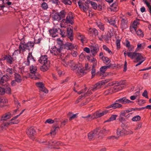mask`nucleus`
<instances>
[{
  "label": "nucleus",
  "mask_w": 151,
  "mask_h": 151,
  "mask_svg": "<svg viewBox=\"0 0 151 151\" xmlns=\"http://www.w3.org/2000/svg\"><path fill=\"white\" fill-rule=\"evenodd\" d=\"M52 18L54 20L59 21L61 20L58 14V12L55 13L54 14L52 15Z\"/></svg>",
  "instance_id": "30"
},
{
  "label": "nucleus",
  "mask_w": 151,
  "mask_h": 151,
  "mask_svg": "<svg viewBox=\"0 0 151 151\" xmlns=\"http://www.w3.org/2000/svg\"><path fill=\"white\" fill-rule=\"evenodd\" d=\"M12 116L10 112L6 113L4 114L2 116V120L3 121H6L8 119H10Z\"/></svg>",
  "instance_id": "22"
},
{
  "label": "nucleus",
  "mask_w": 151,
  "mask_h": 151,
  "mask_svg": "<svg viewBox=\"0 0 151 151\" xmlns=\"http://www.w3.org/2000/svg\"><path fill=\"white\" fill-rule=\"evenodd\" d=\"M71 54L74 57H76L78 55V53L76 51H73L71 52Z\"/></svg>",
  "instance_id": "59"
},
{
  "label": "nucleus",
  "mask_w": 151,
  "mask_h": 151,
  "mask_svg": "<svg viewBox=\"0 0 151 151\" xmlns=\"http://www.w3.org/2000/svg\"><path fill=\"white\" fill-rule=\"evenodd\" d=\"M71 64L70 65V66L72 69L78 75H82L86 73L82 64L80 63L75 64L73 61H71Z\"/></svg>",
  "instance_id": "1"
},
{
  "label": "nucleus",
  "mask_w": 151,
  "mask_h": 151,
  "mask_svg": "<svg viewBox=\"0 0 151 151\" xmlns=\"http://www.w3.org/2000/svg\"><path fill=\"white\" fill-rule=\"evenodd\" d=\"M141 117L139 115H136L133 117L132 119L133 122H138L141 120Z\"/></svg>",
  "instance_id": "40"
},
{
  "label": "nucleus",
  "mask_w": 151,
  "mask_h": 151,
  "mask_svg": "<svg viewBox=\"0 0 151 151\" xmlns=\"http://www.w3.org/2000/svg\"><path fill=\"white\" fill-rule=\"evenodd\" d=\"M91 62L93 63V66H96V63L97 62L96 60V59L93 58L92 59L90 60Z\"/></svg>",
  "instance_id": "62"
},
{
  "label": "nucleus",
  "mask_w": 151,
  "mask_h": 151,
  "mask_svg": "<svg viewBox=\"0 0 151 151\" xmlns=\"http://www.w3.org/2000/svg\"><path fill=\"white\" fill-rule=\"evenodd\" d=\"M137 28L136 27L132 25L130 26V31L132 33H134L136 32Z\"/></svg>",
  "instance_id": "45"
},
{
  "label": "nucleus",
  "mask_w": 151,
  "mask_h": 151,
  "mask_svg": "<svg viewBox=\"0 0 151 151\" xmlns=\"http://www.w3.org/2000/svg\"><path fill=\"white\" fill-rule=\"evenodd\" d=\"M117 102H119L120 103L123 104H129L132 102L127 99L126 97H124L118 99Z\"/></svg>",
  "instance_id": "18"
},
{
  "label": "nucleus",
  "mask_w": 151,
  "mask_h": 151,
  "mask_svg": "<svg viewBox=\"0 0 151 151\" xmlns=\"http://www.w3.org/2000/svg\"><path fill=\"white\" fill-rule=\"evenodd\" d=\"M36 131L33 127L29 128L26 132L27 135L32 139H34V136L36 134Z\"/></svg>",
  "instance_id": "8"
},
{
  "label": "nucleus",
  "mask_w": 151,
  "mask_h": 151,
  "mask_svg": "<svg viewBox=\"0 0 151 151\" xmlns=\"http://www.w3.org/2000/svg\"><path fill=\"white\" fill-rule=\"evenodd\" d=\"M40 143L43 145H48L50 147L53 146L59 145H60L59 142L53 140H51L47 142L45 141L41 142Z\"/></svg>",
  "instance_id": "10"
},
{
  "label": "nucleus",
  "mask_w": 151,
  "mask_h": 151,
  "mask_svg": "<svg viewBox=\"0 0 151 151\" xmlns=\"http://www.w3.org/2000/svg\"><path fill=\"white\" fill-rule=\"evenodd\" d=\"M58 128V127H55L50 132V134L52 136H54L56 133V129Z\"/></svg>",
  "instance_id": "50"
},
{
  "label": "nucleus",
  "mask_w": 151,
  "mask_h": 151,
  "mask_svg": "<svg viewBox=\"0 0 151 151\" xmlns=\"http://www.w3.org/2000/svg\"><path fill=\"white\" fill-rule=\"evenodd\" d=\"M97 25L99 28L101 30L103 31L104 29V24L101 22H97Z\"/></svg>",
  "instance_id": "41"
},
{
  "label": "nucleus",
  "mask_w": 151,
  "mask_h": 151,
  "mask_svg": "<svg viewBox=\"0 0 151 151\" xmlns=\"http://www.w3.org/2000/svg\"><path fill=\"white\" fill-rule=\"evenodd\" d=\"M105 129L99 131L97 129H95L89 132L88 135V138L89 140H91L97 136L99 137L102 136L103 134L106 131Z\"/></svg>",
  "instance_id": "4"
},
{
  "label": "nucleus",
  "mask_w": 151,
  "mask_h": 151,
  "mask_svg": "<svg viewBox=\"0 0 151 151\" xmlns=\"http://www.w3.org/2000/svg\"><path fill=\"white\" fill-rule=\"evenodd\" d=\"M37 70V68L36 66L31 65L30 67V73H35Z\"/></svg>",
  "instance_id": "35"
},
{
  "label": "nucleus",
  "mask_w": 151,
  "mask_h": 151,
  "mask_svg": "<svg viewBox=\"0 0 151 151\" xmlns=\"http://www.w3.org/2000/svg\"><path fill=\"white\" fill-rule=\"evenodd\" d=\"M140 21L141 20L140 19H136L133 22L132 25L136 27L137 28V25L139 24L140 22Z\"/></svg>",
  "instance_id": "42"
},
{
  "label": "nucleus",
  "mask_w": 151,
  "mask_h": 151,
  "mask_svg": "<svg viewBox=\"0 0 151 151\" xmlns=\"http://www.w3.org/2000/svg\"><path fill=\"white\" fill-rule=\"evenodd\" d=\"M5 59L6 60L8 63L10 64H12V58L9 55H6L5 58Z\"/></svg>",
  "instance_id": "32"
},
{
  "label": "nucleus",
  "mask_w": 151,
  "mask_h": 151,
  "mask_svg": "<svg viewBox=\"0 0 151 151\" xmlns=\"http://www.w3.org/2000/svg\"><path fill=\"white\" fill-rule=\"evenodd\" d=\"M63 22H64L65 24H73L74 23V17L71 13H69L65 19L63 20Z\"/></svg>",
  "instance_id": "7"
},
{
  "label": "nucleus",
  "mask_w": 151,
  "mask_h": 151,
  "mask_svg": "<svg viewBox=\"0 0 151 151\" xmlns=\"http://www.w3.org/2000/svg\"><path fill=\"white\" fill-rule=\"evenodd\" d=\"M77 37L78 39L80 40L81 42L83 43L86 41V38L85 36L80 33H77Z\"/></svg>",
  "instance_id": "21"
},
{
  "label": "nucleus",
  "mask_w": 151,
  "mask_h": 151,
  "mask_svg": "<svg viewBox=\"0 0 151 151\" xmlns=\"http://www.w3.org/2000/svg\"><path fill=\"white\" fill-rule=\"evenodd\" d=\"M49 31L50 35L52 37H55L58 35V30L56 28H54L50 30Z\"/></svg>",
  "instance_id": "24"
},
{
  "label": "nucleus",
  "mask_w": 151,
  "mask_h": 151,
  "mask_svg": "<svg viewBox=\"0 0 151 151\" xmlns=\"http://www.w3.org/2000/svg\"><path fill=\"white\" fill-rule=\"evenodd\" d=\"M102 58V60L105 63H107V65L109 64L111 62V61L110 59L107 57L103 56Z\"/></svg>",
  "instance_id": "39"
},
{
  "label": "nucleus",
  "mask_w": 151,
  "mask_h": 151,
  "mask_svg": "<svg viewBox=\"0 0 151 151\" xmlns=\"http://www.w3.org/2000/svg\"><path fill=\"white\" fill-rule=\"evenodd\" d=\"M125 134H132L133 133V132L130 130H125Z\"/></svg>",
  "instance_id": "60"
},
{
  "label": "nucleus",
  "mask_w": 151,
  "mask_h": 151,
  "mask_svg": "<svg viewBox=\"0 0 151 151\" xmlns=\"http://www.w3.org/2000/svg\"><path fill=\"white\" fill-rule=\"evenodd\" d=\"M39 61L41 64L50 63L49 61L48 60L47 56L46 55L41 56L39 60Z\"/></svg>",
  "instance_id": "17"
},
{
  "label": "nucleus",
  "mask_w": 151,
  "mask_h": 151,
  "mask_svg": "<svg viewBox=\"0 0 151 151\" xmlns=\"http://www.w3.org/2000/svg\"><path fill=\"white\" fill-rule=\"evenodd\" d=\"M62 49L61 47L57 48L56 47L54 46L51 48L50 50V52L53 55H59L61 52Z\"/></svg>",
  "instance_id": "9"
},
{
  "label": "nucleus",
  "mask_w": 151,
  "mask_h": 151,
  "mask_svg": "<svg viewBox=\"0 0 151 151\" xmlns=\"http://www.w3.org/2000/svg\"><path fill=\"white\" fill-rule=\"evenodd\" d=\"M9 80V77L7 75H4L0 78V84H2Z\"/></svg>",
  "instance_id": "23"
},
{
  "label": "nucleus",
  "mask_w": 151,
  "mask_h": 151,
  "mask_svg": "<svg viewBox=\"0 0 151 151\" xmlns=\"http://www.w3.org/2000/svg\"><path fill=\"white\" fill-rule=\"evenodd\" d=\"M50 63L42 64V65L40 67L41 70L43 71H45L47 70L49 67Z\"/></svg>",
  "instance_id": "26"
},
{
  "label": "nucleus",
  "mask_w": 151,
  "mask_h": 151,
  "mask_svg": "<svg viewBox=\"0 0 151 151\" xmlns=\"http://www.w3.org/2000/svg\"><path fill=\"white\" fill-rule=\"evenodd\" d=\"M67 32L68 37L70 39V41H72L73 40V32L72 27H68L67 28Z\"/></svg>",
  "instance_id": "11"
},
{
  "label": "nucleus",
  "mask_w": 151,
  "mask_h": 151,
  "mask_svg": "<svg viewBox=\"0 0 151 151\" xmlns=\"http://www.w3.org/2000/svg\"><path fill=\"white\" fill-rule=\"evenodd\" d=\"M110 9L111 11L114 12H116L119 9V8L117 4L116 3H114L111 6Z\"/></svg>",
  "instance_id": "25"
},
{
  "label": "nucleus",
  "mask_w": 151,
  "mask_h": 151,
  "mask_svg": "<svg viewBox=\"0 0 151 151\" xmlns=\"http://www.w3.org/2000/svg\"><path fill=\"white\" fill-rule=\"evenodd\" d=\"M90 50L92 55L95 56L99 51V49L98 46L93 45L91 47Z\"/></svg>",
  "instance_id": "19"
},
{
  "label": "nucleus",
  "mask_w": 151,
  "mask_h": 151,
  "mask_svg": "<svg viewBox=\"0 0 151 151\" xmlns=\"http://www.w3.org/2000/svg\"><path fill=\"white\" fill-rule=\"evenodd\" d=\"M62 2L65 5H70L72 4L70 0H63Z\"/></svg>",
  "instance_id": "53"
},
{
  "label": "nucleus",
  "mask_w": 151,
  "mask_h": 151,
  "mask_svg": "<svg viewBox=\"0 0 151 151\" xmlns=\"http://www.w3.org/2000/svg\"><path fill=\"white\" fill-rule=\"evenodd\" d=\"M6 71L7 72V74L9 75L8 76L9 77V78L10 77L12 76V74L14 73V70L12 68H8L6 69Z\"/></svg>",
  "instance_id": "31"
},
{
  "label": "nucleus",
  "mask_w": 151,
  "mask_h": 151,
  "mask_svg": "<svg viewBox=\"0 0 151 151\" xmlns=\"http://www.w3.org/2000/svg\"><path fill=\"white\" fill-rule=\"evenodd\" d=\"M117 116V115H112L109 118V119L105 121V122H109L111 121H112L115 120L116 117Z\"/></svg>",
  "instance_id": "37"
},
{
  "label": "nucleus",
  "mask_w": 151,
  "mask_h": 151,
  "mask_svg": "<svg viewBox=\"0 0 151 151\" xmlns=\"http://www.w3.org/2000/svg\"><path fill=\"white\" fill-rule=\"evenodd\" d=\"M4 93L10 94L11 93V89L9 86H7L4 88Z\"/></svg>",
  "instance_id": "43"
},
{
  "label": "nucleus",
  "mask_w": 151,
  "mask_h": 151,
  "mask_svg": "<svg viewBox=\"0 0 151 151\" xmlns=\"http://www.w3.org/2000/svg\"><path fill=\"white\" fill-rule=\"evenodd\" d=\"M109 111L105 110L102 112L97 111L96 112L92 114H89L87 116H83L82 118L84 119H87V121H90L92 120L100 117L106 114L109 112Z\"/></svg>",
  "instance_id": "2"
},
{
  "label": "nucleus",
  "mask_w": 151,
  "mask_h": 151,
  "mask_svg": "<svg viewBox=\"0 0 151 151\" xmlns=\"http://www.w3.org/2000/svg\"><path fill=\"white\" fill-rule=\"evenodd\" d=\"M110 24L112 25L115 27H117V26L115 25L116 22L114 19H110L109 22Z\"/></svg>",
  "instance_id": "51"
},
{
  "label": "nucleus",
  "mask_w": 151,
  "mask_h": 151,
  "mask_svg": "<svg viewBox=\"0 0 151 151\" xmlns=\"http://www.w3.org/2000/svg\"><path fill=\"white\" fill-rule=\"evenodd\" d=\"M19 53L20 54L24 52L28 49L26 44L21 43L19 45Z\"/></svg>",
  "instance_id": "15"
},
{
  "label": "nucleus",
  "mask_w": 151,
  "mask_h": 151,
  "mask_svg": "<svg viewBox=\"0 0 151 151\" xmlns=\"http://www.w3.org/2000/svg\"><path fill=\"white\" fill-rule=\"evenodd\" d=\"M14 75L16 81L18 83L21 82L22 80V79L20 75L17 73H15Z\"/></svg>",
  "instance_id": "29"
},
{
  "label": "nucleus",
  "mask_w": 151,
  "mask_h": 151,
  "mask_svg": "<svg viewBox=\"0 0 151 151\" xmlns=\"http://www.w3.org/2000/svg\"><path fill=\"white\" fill-rule=\"evenodd\" d=\"M36 86L39 88V90L45 93H47L48 92V91L44 86L42 82H38L36 83Z\"/></svg>",
  "instance_id": "16"
},
{
  "label": "nucleus",
  "mask_w": 151,
  "mask_h": 151,
  "mask_svg": "<svg viewBox=\"0 0 151 151\" xmlns=\"http://www.w3.org/2000/svg\"><path fill=\"white\" fill-rule=\"evenodd\" d=\"M60 34L61 35L62 37H65V32L64 31L62 30L61 29H60Z\"/></svg>",
  "instance_id": "64"
},
{
  "label": "nucleus",
  "mask_w": 151,
  "mask_h": 151,
  "mask_svg": "<svg viewBox=\"0 0 151 151\" xmlns=\"http://www.w3.org/2000/svg\"><path fill=\"white\" fill-rule=\"evenodd\" d=\"M130 111L128 110H124L122 111L121 112V113L120 114L119 118H121L122 119L123 118L122 117V116H125L126 114L129 113Z\"/></svg>",
  "instance_id": "36"
},
{
  "label": "nucleus",
  "mask_w": 151,
  "mask_h": 151,
  "mask_svg": "<svg viewBox=\"0 0 151 151\" xmlns=\"http://www.w3.org/2000/svg\"><path fill=\"white\" fill-rule=\"evenodd\" d=\"M26 45L27 46L28 49H29L30 48L33 47L34 46V44L32 42H30L26 44Z\"/></svg>",
  "instance_id": "44"
},
{
  "label": "nucleus",
  "mask_w": 151,
  "mask_h": 151,
  "mask_svg": "<svg viewBox=\"0 0 151 151\" xmlns=\"http://www.w3.org/2000/svg\"><path fill=\"white\" fill-rule=\"evenodd\" d=\"M111 79H108L106 80H102L101 81H99L101 84H102V86L104 85L105 83H107L110 81H111Z\"/></svg>",
  "instance_id": "46"
},
{
  "label": "nucleus",
  "mask_w": 151,
  "mask_h": 151,
  "mask_svg": "<svg viewBox=\"0 0 151 151\" xmlns=\"http://www.w3.org/2000/svg\"><path fill=\"white\" fill-rule=\"evenodd\" d=\"M120 40H117L116 42V46L117 49L119 50L120 47Z\"/></svg>",
  "instance_id": "49"
},
{
  "label": "nucleus",
  "mask_w": 151,
  "mask_h": 151,
  "mask_svg": "<svg viewBox=\"0 0 151 151\" xmlns=\"http://www.w3.org/2000/svg\"><path fill=\"white\" fill-rule=\"evenodd\" d=\"M84 57L87 60H89L90 59V57L89 56H86L83 53H81L80 56V58L82 57Z\"/></svg>",
  "instance_id": "56"
},
{
  "label": "nucleus",
  "mask_w": 151,
  "mask_h": 151,
  "mask_svg": "<svg viewBox=\"0 0 151 151\" xmlns=\"http://www.w3.org/2000/svg\"><path fill=\"white\" fill-rule=\"evenodd\" d=\"M127 19L125 18H123L121 20V28L124 29L127 28Z\"/></svg>",
  "instance_id": "20"
},
{
  "label": "nucleus",
  "mask_w": 151,
  "mask_h": 151,
  "mask_svg": "<svg viewBox=\"0 0 151 151\" xmlns=\"http://www.w3.org/2000/svg\"><path fill=\"white\" fill-rule=\"evenodd\" d=\"M122 85V83L121 82H118L116 84V86L115 87L110 88L106 91L104 93V95H107L111 94L121 90L122 89L121 86Z\"/></svg>",
  "instance_id": "5"
},
{
  "label": "nucleus",
  "mask_w": 151,
  "mask_h": 151,
  "mask_svg": "<svg viewBox=\"0 0 151 151\" xmlns=\"http://www.w3.org/2000/svg\"><path fill=\"white\" fill-rule=\"evenodd\" d=\"M144 3L146 4L147 7L150 13L151 14V5L147 1V0H142Z\"/></svg>",
  "instance_id": "38"
},
{
  "label": "nucleus",
  "mask_w": 151,
  "mask_h": 151,
  "mask_svg": "<svg viewBox=\"0 0 151 151\" xmlns=\"http://www.w3.org/2000/svg\"><path fill=\"white\" fill-rule=\"evenodd\" d=\"M111 65H109L107 66H105L101 67L100 68V71L102 73H104L106 70L108 68H109L111 66Z\"/></svg>",
  "instance_id": "27"
},
{
  "label": "nucleus",
  "mask_w": 151,
  "mask_h": 151,
  "mask_svg": "<svg viewBox=\"0 0 151 151\" xmlns=\"http://www.w3.org/2000/svg\"><path fill=\"white\" fill-rule=\"evenodd\" d=\"M4 88L0 87V94L2 95L4 93Z\"/></svg>",
  "instance_id": "63"
},
{
  "label": "nucleus",
  "mask_w": 151,
  "mask_h": 151,
  "mask_svg": "<svg viewBox=\"0 0 151 151\" xmlns=\"http://www.w3.org/2000/svg\"><path fill=\"white\" fill-rule=\"evenodd\" d=\"M70 50H71L73 49L76 48V49L77 48V46L74 44H73L72 43H71V45H70Z\"/></svg>",
  "instance_id": "58"
},
{
  "label": "nucleus",
  "mask_w": 151,
  "mask_h": 151,
  "mask_svg": "<svg viewBox=\"0 0 151 151\" xmlns=\"http://www.w3.org/2000/svg\"><path fill=\"white\" fill-rule=\"evenodd\" d=\"M103 48L104 50L107 51L110 54H112L111 51L105 45H103Z\"/></svg>",
  "instance_id": "47"
},
{
  "label": "nucleus",
  "mask_w": 151,
  "mask_h": 151,
  "mask_svg": "<svg viewBox=\"0 0 151 151\" xmlns=\"http://www.w3.org/2000/svg\"><path fill=\"white\" fill-rule=\"evenodd\" d=\"M102 84L100 82L96 83L95 85L91 87L88 90L87 94L88 95L92 94L91 91H95L101 88L102 87Z\"/></svg>",
  "instance_id": "6"
},
{
  "label": "nucleus",
  "mask_w": 151,
  "mask_h": 151,
  "mask_svg": "<svg viewBox=\"0 0 151 151\" xmlns=\"http://www.w3.org/2000/svg\"><path fill=\"white\" fill-rule=\"evenodd\" d=\"M70 45L71 43L70 42L66 43L64 45L65 48L67 50H70Z\"/></svg>",
  "instance_id": "52"
},
{
  "label": "nucleus",
  "mask_w": 151,
  "mask_h": 151,
  "mask_svg": "<svg viewBox=\"0 0 151 151\" xmlns=\"http://www.w3.org/2000/svg\"><path fill=\"white\" fill-rule=\"evenodd\" d=\"M142 48V44L138 43L137 47L134 52H128L127 53L128 56L131 59H136L137 62L141 59L142 55L141 53H138Z\"/></svg>",
  "instance_id": "3"
},
{
  "label": "nucleus",
  "mask_w": 151,
  "mask_h": 151,
  "mask_svg": "<svg viewBox=\"0 0 151 151\" xmlns=\"http://www.w3.org/2000/svg\"><path fill=\"white\" fill-rule=\"evenodd\" d=\"M54 122V120H53L48 119L46 120V122H45V123H47L49 124H52Z\"/></svg>",
  "instance_id": "57"
},
{
  "label": "nucleus",
  "mask_w": 151,
  "mask_h": 151,
  "mask_svg": "<svg viewBox=\"0 0 151 151\" xmlns=\"http://www.w3.org/2000/svg\"><path fill=\"white\" fill-rule=\"evenodd\" d=\"M93 28H90L88 30V33L91 35H93Z\"/></svg>",
  "instance_id": "61"
},
{
  "label": "nucleus",
  "mask_w": 151,
  "mask_h": 151,
  "mask_svg": "<svg viewBox=\"0 0 151 151\" xmlns=\"http://www.w3.org/2000/svg\"><path fill=\"white\" fill-rule=\"evenodd\" d=\"M142 96L145 97L146 98H148L147 91V90H145L144 91L143 93H142Z\"/></svg>",
  "instance_id": "55"
},
{
  "label": "nucleus",
  "mask_w": 151,
  "mask_h": 151,
  "mask_svg": "<svg viewBox=\"0 0 151 151\" xmlns=\"http://www.w3.org/2000/svg\"><path fill=\"white\" fill-rule=\"evenodd\" d=\"M95 66H93L91 69V73L92 74V77L93 78L95 75L96 70L94 68Z\"/></svg>",
  "instance_id": "54"
},
{
  "label": "nucleus",
  "mask_w": 151,
  "mask_h": 151,
  "mask_svg": "<svg viewBox=\"0 0 151 151\" xmlns=\"http://www.w3.org/2000/svg\"><path fill=\"white\" fill-rule=\"evenodd\" d=\"M117 101H118V99L116 101L115 103L107 106L106 108H109L112 107L114 109H116L117 108H120L122 107V104L120 103L119 102H117Z\"/></svg>",
  "instance_id": "13"
},
{
  "label": "nucleus",
  "mask_w": 151,
  "mask_h": 151,
  "mask_svg": "<svg viewBox=\"0 0 151 151\" xmlns=\"http://www.w3.org/2000/svg\"><path fill=\"white\" fill-rule=\"evenodd\" d=\"M58 15L61 19L63 18H64L66 15V13L65 10H63L61 11L60 12L58 13Z\"/></svg>",
  "instance_id": "33"
},
{
  "label": "nucleus",
  "mask_w": 151,
  "mask_h": 151,
  "mask_svg": "<svg viewBox=\"0 0 151 151\" xmlns=\"http://www.w3.org/2000/svg\"><path fill=\"white\" fill-rule=\"evenodd\" d=\"M17 121H15L14 122H12L11 121V120L9 122H4L1 124V127L2 129H5V127H8L9 125L12 124H17Z\"/></svg>",
  "instance_id": "14"
},
{
  "label": "nucleus",
  "mask_w": 151,
  "mask_h": 151,
  "mask_svg": "<svg viewBox=\"0 0 151 151\" xmlns=\"http://www.w3.org/2000/svg\"><path fill=\"white\" fill-rule=\"evenodd\" d=\"M41 6L44 9H46L48 8V6L45 2H43L41 4Z\"/></svg>",
  "instance_id": "48"
},
{
  "label": "nucleus",
  "mask_w": 151,
  "mask_h": 151,
  "mask_svg": "<svg viewBox=\"0 0 151 151\" xmlns=\"http://www.w3.org/2000/svg\"><path fill=\"white\" fill-rule=\"evenodd\" d=\"M30 61L33 63H35V60L32 56V53H29L27 57V61H25L24 63L26 65H29L30 64Z\"/></svg>",
  "instance_id": "12"
},
{
  "label": "nucleus",
  "mask_w": 151,
  "mask_h": 151,
  "mask_svg": "<svg viewBox=\"0 0 151 151\" xmlns=\"http://www.w3.org/2000/svg\"><path fill=\"white\" fill-rule=\"evenodd\" d=\"M86 3V4H90L92 7L94 9H96L97 7V5L96 3L90 1H88Z\"/></svg>",
  "instance_id": "34"
},
{
  "label": "nucleus",
  "mask_w": 151,
  "mask_h": 151,
  "mask_svg": "<svg viewBox=\"0 0 151 151\" xmlns=\"http://www.w3.org/2000/svg\"><path fill=\"white\" fill-rule=\"evenodd\" d=\"M116 134L119 137L125 134V130L122 129L118 128L117 130Z\"/></svg>",
  "instance_id": "28"
}]
</instances>
